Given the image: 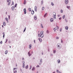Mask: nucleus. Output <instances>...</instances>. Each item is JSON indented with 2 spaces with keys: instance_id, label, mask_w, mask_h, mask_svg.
<instances>
[{
  "instance_id": "19",
  "label": "nucleus",
  "mask_w": 73,
  "mask_h": 73,
  "mask_svg": "<svg viewBox=\"0 0 73 73\" xmlns=\"http://www.w3.org/2000/svg\"><path fill=\"white\" fill-rule=\"evenodd\" d=\"M3 38H4V36H5V33H3Z\"/></svg>"
},
{
  "instance_id": "53",
  "label": "nucleus",
  "mask_w": 73,
  "mask_h": 73,
  "mask_svg": "<svg viewBox=\"0 0 73 73\" xmlns=\"http://www.w3.org/2000/svg\"><path fill=\"white\" fill-rule=\"evenodd\" d=\"M22 60H24V58H22Z\"/></svg>"
},
{
  "instance_id": "8",
  "label": "nucleus",
  "mask_w": 73,
  "mask_h": 73,
  "mask_svg": "<svg viewBox=\"0 0 73 73\" xmlns=\"http://www.w3.org/2000/svg\"><path fill=\"white\" fill-rule=\"evenodd\" d=\"M12 11H14V10H15V7H14V6L12 7Z\"/></svg>"
},
{
  "instance_id": "43",
  "label": "nucleus",
  "mask_w": 73,
  "mask_h": 73,
  "mask_svg": "<svg viewBox=\"0 0 73 73\" xmlns=\"http://www.w3.org/2000/svg\"><path fill=\"white\" fill-rule=\"evenodd\" d=\"M40 62H42V59H41L40 60Z\"/></svg>"
},
{
  "instance_id": "31",
  "label": "nucleus",
  "mask_w": 73,
  "mask_h": 73,
  "mask_svg": "<svg viewBox=\"0 0 73 73\" xmlns=\"http://www.w3.org/2000/svg\"><path fill=\"white\" fill-rule=\"evenodd\" d=\"M17 4H16L15 5V7H17Z\"/></svg>"
},
{
  "instance_id": "12",
  "label": "nucleus",
  "mask_w": 73,
  "mask_h": 73,
  "mask_svg": "<svg viewBox=\"0 0 73 73\" xmlns=\"http://www.w3.org/2000/svg\"><path fill=\"white\" fill-rule=\"evenodd\" d=\"M34 11L33 10H32V11H31V13L32 14V15H33V14H34Z\"/></svg>"
},
{
  "instance_id": "49",
  "label": "nucleus",
  "mask_w": 73,
  "mask_h": 73,
  "mask_svg": "<svg viewBox=\"0 0 73 73\" xmlns=\"http://www.w3.org/2000/svg\"><path fill=\"white\" fill-rule=\"evenodd\" d=\"M58 17H60V15H58Z\"/></svg>"
},
{
  "instance_id": "48",
  "label": "nucleus",
  "mask_w": 73,
  "mask_h": 73,
  "mask_svg": "<svg viewBox=\"0 0 73 73\" xmlns=\"http://www.w3.org/2000/svg\"><path fill=\"white\" fill-rule=\"evenodd\" d=\"M3 43V42L1 41L0 42V44H2Z\"/></svg>"
},
{
  "instance_id": "25",
  "label": "nucleus",
  "mask_w": 73,
  "mask_h": 73,
  "mask_svg": "<svg viewBox=\"0 0 73 73\" xmlns=\"http://www.w3.org/2000/svg\"><path fill=\"white\" fill-rule=\"evenodd\" d=\"M28 65H27L25 66V69H28Z\"/></svg>"
},
{
  "instance_id": "37",
  "label": "nucleus",
  "mask_w": 73,
  "mask_h": 73,
  "mask_svg": "<svg viewBox=\"0 0 73 73\" xmlns=\"http://www.w3.org/2000/svg\"><path fill=\"white\" fill-rule=\"evenodd\" d=\"M38 37H40L41 36V35H40V34H38Z\"/></svg>"
},
{
  "instance_id": "56",
  "label": "nucleus",
  "mask_w": 73,
  "mask_h": 73,
  "mask_svg": "<svg viewBox=\"0 0 73 73\" xmlns=\"http://www.w3.org/2000/svg\"><path fill=\"white\" fill-rule=\"evenodd\" d=\"M59 73H61V72L60 71H59Z\"/></svg>"
},
{
  "instance_id": "11",
  "label": "nucleus",
  "mask_w": 73,
  "mask_h": 73,
  "mask_svg": "<svg viewBox=\"0 0 73 73\" xmlns=\"http://www.w3.org/2000/svg\"><path fill=\"white\" fill-rule=\"evenodd\" d=\"M28 54H29V56H32V54H30V52H28Z\"/></svg>"
},
{
  "instance_id": "16",
  "label": "nucleus",
  "mask_w": 73,
  "mask_h": 73,
  "mask_svg": "<svg viewBox=\"0 0 73 73\" xmlns=\"http://www.w3.org/2000/svg\"><path fill=\"white\" fill-rule=\"evenodd\" d=\"M57 29V27H55L54 28V32H56L55 31H56Z\"/></svg>"
},
{
  "instance_id": "23",
  "label": "nucleus",
  "mask_w": 73,
  "mask_h": 73,
  "mask_svg": "<svg viewBox=\"0 0 73 73\" xmlns=\"http://www.w3.org/2000/svg\"><path fill=\"white\" fill-rule=\"evenodd\" d=\"M5 53L6 54H7L8 53V50L6 51Z\"/></svg>"
},
{
  "instance_id": "21",
  "label": "nucleus",
  "mask_w": 73,
  "mask_h": 73,
  "mask_svg": "<svg viewBox=\"0 0 73 73\" xmlns=\"http://www.w3.org/2000/svg\"><path fill=\"white\" fill-rule=\"evenodd\" d=\"M35 67H33V68L32 69V70H35Z\"/></svg>"
},
{
  "instance_id": "55",
  "label": "nucleus",
  "mask_w": 73,
  "mask_h": 73,
  "mask_svg": "<svg viewBox=\"0 0 73 73\" xmlns=\"http://www.w3.org/2000/svg\"><path fill=\"white\" fill-rule=\"evenodd\" d=\"M65 21H66V22H67V21L66 19H65Z\"/></svg>"
},
{
  "instance_id": "39",
  "label": "nucleus",
  "mask_w": 73,
  "mask_h": 73,
  "mask_svg": "<svg viewBox=\"0 0 73 73\" xmlns=\"http://www.w3.org/2000/svg\"><path fill=\"white\" fill-rule=\"evenodd\" d=\"M25 30H26V27H25V29H24L23 32H24L25 31Z\"/></svg>"
},
{
  "instance_id": "35",
  "label": "nucleus",
  "mask_w": 73,
  "mask_h": 73,
  "mask_svg": "<svg viewBox=\"0 0 73 73\" xmlns=\"http://www.w3.org/2000/svg\"><path fill=\"white\" fill-rule=\"evenodd\" d=\"M14 5V2H13V1L12 2V5Z\"/></svg>"
},
{
  "instance_id": "17",
  "label": "nucleus",
  "mask_w": 73,
  "mask_h": 73,
  "mask_svg": "<svg viewBox=\"0 0 73 73\" xmlns=\"http://www.w3.org/2000/svg\"><path fill=\"white\" fill-rule=\"evenodd\" d=\"M40 37L42 38L43 37H44V35L43 34H40Z\"/></svg>"
},
{
  "instance_id": "47",
  "label": "nucleus",
  "mask_w": 73,
  "mask_h": 73,
  "mask_svg": "<svg viewBox=\"0 0 73 73\" xmlns=\"http://www.w3.org/2000/svg\"><path fill=\"white\" fill-rule=\"evenodd\" d=\"M61 31H62V29H60V32H61Z\"/></svg>"
},
{
  "instance_id": "4",
  "label": "nucleus",
  "mask_w": 73,
  "mask_h": 73,
  "mask_svg": "<svg viewBox=\"0 0 73 73\" xmlns=\"http://www.w3.org/2000/svg\"><path fill=\"white\" fill-rule=\"evenodd\" d=\"M23 67L24 68H25V62L24 61H23Z\"/></svg>"
},
{
  "instance_id": "44",
  "label": "nucleus",
  "mask_w": 73,
  "mask_h": 73,
  "mask_svg": "<svg viewBox=\"0 0 73 73\" xmlns=\"http://www.w3.org/2000/svg\"><path fill=\"white\" fill-rule=\"evenodd\" d=\"M55 52H56V50H54V53H55Z\"/></svg>"
},
{
  "instance_id": "59",
  "label": "nucleus",
  "mask_w": 73,
  "mask_h": 73,
  "mask_svg": "<svg viewBox=\"0 0 73 73\" xmlns=\"http://www.w3.org/2000/svg\"><path fill=\"white\" fill-rule=\"evenodd\" d=\"M17 64H16V66H17Z\"/></svg>"
},
{
  "instance_id": "3",
  "label": "nucleus",
  "mask_w": 73,
  "mask_h": 73,
  "mask_svg": "<svg viewBox=\"0 0 73 73\" xmlns=\"http://www.w3.org/2000/svg\"><path fill=\"white\" fill-rule=\"evenodd\" d=\"M7 3H8L9 2L8 5H10V4H11V0H7Z\"/></svg>"
},
{
  "instance_id": "45",
  "label": "nucleus",
  "mask_w": 73,
  "mask_h": 73,
  "mask_svg": "<svg viewBox=\"0 0 73 73\" xmlns=\"http://www.w3.org/2000/svg\"><path fill=\"white\" fill-rule=\"evenodd\" d=\"M6 42H5V43H7V41H8V39H6Z\"/></svg>"
},
{
  "instance_id": "41",
  "label": "nucleus",
  "mask_w": 73,
  "mask_h": 73,
  "mask_svg": "<svg viewBox=\"0 0 73 73\" xmlns=\"http://www.w3.org/2000/svg\"><path fill=\"white\" fill-rule=\"evenodd\" d=\"M41 28H43V26H42V24H41Z\"/></svg>"
},
{
  "instance_id": "9",
  "label": "nucleus",
  "mask_w": 73,
  "mask_h": 73,
  "mask_svg": "<svg viewBox=\"0 0 73 73\" xmlns=\"http://www.w3.org/2000/svg\"><path fill=\"white\" fill-rule=\"evenodd\" d=\"M50 21L51 22H53V19L51 18L50 19Z\"/></svg>"
},
{
  "instance_id": "33",
  "label": "nucleus",
  "mask_w": 73,
  "mask_h": 73,
  "mask_svg": "<svg viewBox=\"0 0 73 73\" xmlns=\"http://www.w3.org/2000/svg\"><path fill=\"white\" fill-rule=\"evenodd\" d=\"M51 4L53 6L54 5V4H53V3L52 2L51 3Z\"/></svg>"
},
{
  "instance_id": "14",
  "label": "nucleus",
  "mask_w": 73,
  "mask_h": 73,
  "mask_svg": "<svg viewBox=\"0 0 73 73\" xmlns=\"http://www.w3.org/2000/svg\"><path fill=\"white\" fill-rule=\"evenodd\" d=\"M65 29H66V30H68V26H66L65 28Z\"/></svg>"
},
{
  "instance_id": "57",
  "label": "nucleus",
  "mask_w": 73,
  "mask_h": 73,
  "mask_svg": "<svg viewBox=\"0 0 73 73\" xmlns=\"http://www.w3.org/2000/svg\"><path fill=\"white\" fill-rule=\"evenodd\" d=\"M2 27L3 28L4 27H3V25H2Z\"/></svg>"
},
{
  "instance_id": "60",
  "label": "nucleus",
  "mask_w": 73,
  "mask_h": 73,
  "mask_svg": "<svg viewBox=\"0 0 73 73\" xmlns=\"http://www.w3.org/2000/svg\"><path fill=\"white\" fill-rule=\"evenodd\" d=\"M61 42H62V40H61Z\"/></svg>"
},
{
  "instance_id": "38",
  "label": "nucleus",
  "mask_w": 73,
  "mask_h": 73,
  "mask_svg": "<svg viewBox=\"0 0 73 73\" xmlns=\"http://www.w3.org/2000/svg\"><path fill=\"white\" fill-rule=\"evenodd\" d=\"M31 69H32V66H31V65L30 66V70H31Z\"/></svg>"
},
{
  "instance_id": "32",
  "label": "nucleus",
  "mask_w": 73,
  "mask_h": 73,
  "mask_svg": "<svg viewBox=\"0 0 73 73\" xmlns=\"http://www.w3.org/2000/svg\"><path fill=\"white\" fill-rule=\"evenodd\" d=\"M44 9H45V8L44 7H43L42 9V11H44Z\"/></svg>"
},
{
  "instance_id": "30",
  "label": "nucleus",
  "mask_w": 73,
  "mask_h": 73,
  "mask_svg": "<svg viewBox=\"0 0 73 73\" xmlns=\"http://www.w3.org/2000/svg\"><path fill=\"white\" fill-rule=\"evenodd\" d=\"M60 12L61 13H63V11H62V9H61L60 11Z\"/></svg>"
},
{
  "instance_id": "36",
  "label": "nucleus",
  "mask_w": 73,
  "mask_h": 73,
  "mask_svg": "<svg viewBox=\"0 0 73 73\" xmlns=\"http://www.w3.org/2000/svg\"><path fill=\"white\" fill-rule=\"evenodd\" d=\"M67 8H68V9H70V7L69 6H67Z\"/></svg>"
},
{
  "instance_id": "24",
  "label": "nucleus",
  "mask_w": 73,
  "mask_h": 73,
  "mask_svg": "<svg viewBox=\"0 0 73 73\" xmlns=\"http://www.w3.org/2000/svg\"><path fill=\"white\" fill-rule=\"evenodd\" d=\"M26 1H25V0L24 2V4H26Z\"/></svg>"
},
{
  "instance_id": "50",
  "label": "nucleus",
  "mask_w": 73,
  "mask_h": 73,
  "mask_svg": "<svg viewBox=\"0 0 73 73\" xmlns=\"http://www.w3.org/2000/svg\"><path fill=\"white\" fill-rule=\"evenodd\" d=\"M15 68H14L13 69V70L14 71V70H15Z\"/></svg>"
},
{
  "instance_id": "28",
  "label": "nucleus",
  "mask_w": 73,
  "mask_h": 73,
  "mask_svg": "<svg viewBox=\"0 0 73 73\" xmlns=\"http://www.w3.org/2000/svg\"><path fill=\"white\" fill-rule=\"evenodd\" d=\"M65 15H64L63 17H62V18L63 19H64L65 18Z\"/></svg>"
},
{
  "instance_id": "7",
  "label": "nucleus",
  "mask_w": 73,
  "mask_h": 73,
  "mask_svg": "<svg viewBox=\"0 0 73 73\" xmlns=\"http://www.w3.org/2000/svg\"><path fill=\"white\" fill-rule=\"evenodd\" d=\"M38 40L40 41V42H42V39H41V38H39Z\"/></svg>"
},
{
  "instance_id": "62",
  "label": "nucleus",
  "mask_w": 73,
  "mask_h": 73,
  "mask_svg": "<svg viewBox=\"0 0 73 73\" xmlns=\"http://www.w3.org/2000/svg\"><path fill=\"white\" fill-rule=\"evenodd\" d=\"M53 73H55V72H54Z\"/></svg>"
},
{
  "instance_id": "10",
  "label": "nucleus",
  "mask_w": 73,
  "mask_h": 73,
  "mask_svg": "<svg viewBox=\"0 0 73 73\" xmlns=\"http://www.w3.org/2000/svg\"><path fill=\"white\" fill-rule=\"evenodd\" d=\"M44 33V31H42L40 32V35H42L43 34V33Z\"/></svg>"
},
{
  "instance_id": "61",
  "label": "nucleus",
  "mask_w": 73,
  "mask_h": 73,
  "mask_svg": "<svg viewBox=\"0 0 73 73\" xmlns=\"http://www.w3.org/2000/svg\"><path fill=\"white\" fill-rule=\"evenodd\" d=\"M9 47L11 48V46H9Z\"/></svg>"
},
{
  "instance_id": "15",
  "label": "nucleus",
  "mask_w": 73,
  "mask_h": 73,
  "mask_svg": "<svg viewBox=\"0 0 73 73\" xmlns=\"http://www.w3.org/2000/svg\"><path fill=\"white\" fill-rule=\"evenodd\" d=\"M31 48H32V45L30 44L29 45V48H30V49H31Z\"/></svg>"
},
{
  "instance_id": "2",
  "label": "nucleus",
  "mask_w": 73,
  "mask_h": 73,
  "mask_svg": "<svg viewBox=\"0 0 73 73\" xmlns=\"http://www.w3.org/2000/svg\"><path fill=\"white\" fill-rule=\"evenodd\" d=\"M53 17L54 18V19H56V13L54 12L53 13Z\"/></svg>"
},
{
  "instance_id": "34",
  "label": "nucleus",
  "mask_w": 73,
  "mask_h": 73,
  "mask_svg": "<svg viewBox=\"0 0 73 73\" xmlns=\"http://www.w3.org/2000/svg\"><path fill=\"white\" fill-rule=\"evenodd\" d=\"M56 39H59V37H56Z\"/></svg>"
},
{
  "instance_id": "52",
  "label": "nucleus",
  "mask_w": 73,
  "mask_h": 73,
  "mask_svg": "<svg viewBox=\"0 0 73 73\" xmlns=\"http://www.w3.org/2000/svg\"><path fill=\"white\" fill-rule=\"evenodd\" d=\"M47 33H49V31H47Z\"/></svg>"
},
{
  "instance_id": "6",
  "label": "nucleus",
  "mask_w": 73,
  "mask_h": 73,
  "mask_svg": "<svg viewBox=\"0 0 73 73\" xmlns=\"http://www.w3.org/2000/svg\"><path fill=\"white\" fill-rule=\"evenodd\" d=\"M24 14H26L27 13V11H26V9L25 8L24 9Z\"/></svg>"
},
{
  "instance_id": "64",
  "label": "nucleus",
  "mask_w": 73,
  "mask_h": 73,
  "mask_svg": "<svg viewBox=\"0 0 73 73\" xmlns=\"http://www.w3.org/2000/svg\"><path fill=\"white\" fill-rule=\"evenodd\" d=\"M39 64V65H41V64Z\"/></svg>"
},
{
  "instance_id": "26",
  "label": "nucleus",
  "mask_w": 73,
  "mask_h": 73,
  "mask_svg": "<svg viewBox=\"0 0 73 73\" xmlns=\"http://www.w3.org/2000/svg\"><path fill=\"white\" fill-rule=\"evenodd\" d=\"M58 64H59V63H60V60H58Z\"/></svg>"
},
{
  "instance_id": "13",
  "label": "nucleus",
  "mask_w": 73,
  "mask_h": 73,
  "mask_svg": "<svg viewBox=\"0 0 73 73\" xmlns=\"http://www.w3.org/2000/svg\"><path fill=\"white\" fill-rule=\"evenodd\" d=\"M34 19L36 20H37V17L36 16H35L34 17Z\"/></svg>"
},
{
  "instance_id": "51",
  "label": "nucleus",
  "mask_w": 73,
  "mask_h": 73,
  "mask_svg": "<svg viewBox=\"0 0 73 73\" xmlns=\"http://www.w3.org/2000/svg\"><path fill=\"white\" fill-rule=\"evenodd\" d=\"M57 27V29H59V27Z\"/></svg>"
},
{
  "instance_id": "20",
  "label": "nucleus",
  "mask_w": 73,
  "mask_h": 73,
  "mask_svg": "<svg viewBox=\"0 0 73 73\" xmlns=\"http://www.w3.org/2000/svg\"><path fill=\"white\" fill-rule=\"evenodd\" d=\"M5 20H6V21H7V22H8V18H6Z\"/></svg>"
},
{
  "instance_id": "46",
  "label": "nucleus",
  "mask_w": 73,
  "mask_h": 73,
  "mask_svg": "<svg viewBox=\"0 0 73 73\" xmlns=\"http://www.w3.org/2000/svg\"><path fill=\"white\" fill-rule=\"evenodd\" d=\"M59 20H61V19H62V18H61V17H60V18H59Z\"/></svg>"
},
{
  "instance_id": "27",
  "label": "nucleus",
  "mask_w": 73,
  "mask_h": 73,
  "mask_svg": "<svg viewBox=\"0 0 73 73\" xmlns=\"http://www.w3.org/2000/svg\"><path fill=\"white\" fill-rule=\"evenodd\" d=\"M29 11H30V12H31V8H29Z\"/></svg>"
},
{
  "instance_id": "40",
  "label": "nucleus",
  "mask_w": 73,
  "mask_h": 73,
  "mask_svg": "<svg viewBox=\"0 0 73 73\" xmlns=\"http://www.w3.org/2000/svg\"><path fill=\"white\" fill-rule=\"evenodd\" d=\"M36 68H39V67H40V66L39 65H37L36 66Z\"/></svg>"
},
{
  "instance_id": "1",
  "label": "nucleus",
  "mask_w": 73,
  "mask_h": 73,
  "mask_svg": "<svg viewBox=\"0 0 73 73\" xmlns=\"http://www.w3.org/2000/svg\"><path fill=\"white\" fill-rule=\"evenodd\" d=\"M58 49H60L61 48V44H58L57 45Z\"/></svg>"
},
{
  "instance_id": "18",
  "label": "nucleus",
  "mask_w": 73,
  "mask_h": 73,
  "mask_svg": "<svg viewBox=\"0 0 73 73\" xmlns=\"http://www.w3.org/2000/svg\"><path fill=\"white\" fill-rule=\"evenodd\" d=\"M35 11H37V7L35 6Z\"/></svg>"
},
{
  "instance_id": "29",
  "label": "nucleus",
  "mask_w": 73,
  "mask_h": 73,
  "mask_svg": "<svg viewBox=\"0 0 73 73\" xmlns=\"http://www.w3.org/2000/svg\"><path fill=\"white\" fill-rule=\"evenodd\" d=\"M48 15V13H46L45 14L44 16V17H45L46 16V15Z\"/></svg>"
},
{
  "instance_id": "42",
  "label": "nucleus",
  "mask_w": 73,
  "mask_h": 73,
  "mask_svg": "<svg viewBox=\"0 0 73 73\" xmlns=\"http://www.w3.org/2000/svg\"><path fill=\"white\" fill-rule=\"evenodd\" d=\"M17 72V71L16 70L14 72V73H16Z\"/></svg>"
},
{
  "instance_id": "5",
  "label": "nucleus",
  "mask_w": 73,
  "mask_h": 73,
  "mask_svg": "<svg viewBox=\"0 0 73 73\" xmlns=\"http://www.w3.org/2000/svg\"><path fill=\"white\" fill-rule=\"evenodd\" d=\"M69 2V1L68 0H65V4H68V2Z\"/></svg>"
},
{
  "instance_id": "22",
  "label": "nucleus",
  "mask_w": 73,
  "mask_h": 73,
  "mask_svg": "<svg viewBox=\"0 0 73 73\" xmlns=\"http://www.w3.org/2000/svg\"><path fill=\"white\" fill-rule=\"evenodd\" d=\"M3 25H4V26H5V22H3Z\"/></svg>"
},
{
  "instance_id": "54",
  "label": "nucleus",
  "mask_w": 73,
  "mask_h": 73,
  "mask_svg": "<svg viewBox=\"0 0 73 73\" xmlns=\"http://www.w3.org/2000/svg\"><path fill=\"white\" fill-rule=\"evenodd\" d=\"M57 73H58V70H57Z\"/></svg>"
},
{
  "instance_id": "58",
  "label": "nucleus",
  "mask_w": 73,
  "mask_h": 73,
  "mask_svg": "<svg viewBox=\"0 0 73 73\" xmlns=\"http://www.w3.org/2000/svg\"><path fill=\"white\" fill-rule=\"evenodd\" d=\"M35 40H34V42H35Z\"/></svg>"
},
{
  "instance_id": "63",
  "label": "nucleus",
  "mask_w": 73,
  "mask_h": 73,
  "mask_svg": "<svg viewBox=\"0 0 73 73\" xmlns=\"http://www.w3.org/2000/svg\"><path fill=\"white\" fill-rule=\"evenodd\" d=\"M43 3V2H42V3Z\"/></svg>"
}]
</instances>
